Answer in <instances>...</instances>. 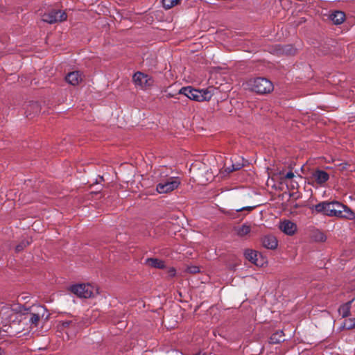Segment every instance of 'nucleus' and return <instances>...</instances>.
Wrapping results in <instances>:
<instances>
[{"instance_id":"f257e3e1","label":"nucleus","mask_w":355,"mask_h":355,"mask_svg":"<svg viewBox=\"0 0 355 355\" xmlns=\"http://www.w3.org/2000/svg\"><path fill=\"white\" fill-rule=\"evenodd\" d=\"M313 210L330 217L354 219L355 214L347 206L336 201H322L313 207Z\"/></svg>"},{"instance_id":"f03ea898","label":"nucleus","mask_w":355,"mask_h":355,"mask_svg":"<svg viewBox=\"0 0 355 355\" xmlns=\"http://www.w3.org/2000/svg\"><path fill=\"white\" fill-rule=\"evenodd\" d=\"M246 84L249 89L261 94L270 93L274 89L271 81L263 77L250 79Z\"/></svg>"},{"instance_id":"7ed1b4c3","label":"nucleus","mask_w":355,"mask_h":355,"mask_svg":"<svg viewBox=\"0 0 355 355\" xmlns=\"http://www.w3.org/2000/svg\"><path fill=\"white\" fill-rule=\"evenodd\" d=\"M178 94H183L191 100L200 102L209 101L213 93L209 89L199 90L191 87H184L179 90Z\"/></svg>"},{"instance_id":"20e7f679","label":"nucleus","mask_w":355,"mask_h":355,"mask_svg":"<svg viewBox=\"0 0 355 355\" xmlns=\"http://www.w3.org/2000/svg\"><path fill=\"white\" fill-rule=\"evenodd\" d=\"M180 184V180L177 177H170L157 184L156 190L159 193H166L177 189Z\"/></svg>"},{"instance_id":"39448f33","label":"nucleus","mask_w":355,"mask_h":355,"mask_svg":"<svg viewBox=\"0 0 355 355\" xmlns=\"http://www.w3.org/2000/svg\"><path fill=\"white\" fill-rule=\"evenodd\" d=\"M67 19V15L64 10L52 9L42 15V20L49 24L62 22Z\"/></svg>"},{"instance_id":"423d86ee","label":"nucleus","mask_w":355,"mask_h":355,"mask_svg":"<svg viewBox=\"0 0 355 355\" xmlns=\"http://www.w3.org/2000/svg\"><path fill=\"white\" fill-rule=\"evenodd\" d=\"M80 328L81 325L76 318L59 322V329L69 336L76 335Z\"/></svg>"},{"instance_id":"0eeeda50","label":"nucleus","mask_w":355,"mask_h":355,"mask_svg":"<svg viewBox=\"0 0 355 355\" xmlns=\"http://www.w3.org/2000/svg\"><path fill=\"white\" fill-rule=\"evenodd\" d=\"M46 309L42 306L36 307V310L30 313H27L25 319L28 320L30 327L31 329L37 327L40 320L44 318Z\"/></svg>"},{"instance_id":"6e6552de","label":"nucleus","mask_w":355,"mask_h":355,"mask_svg":"<svg viewBox=\"0 0 355 355\" xmlns=\"http://www.w3.org/2000/svg\"><path fill=\"white\" fill-rule=\"evenodd\" d=\"M70 291L79 297L89 298L93 296L94 288L91 284H78L71 286Z\"/></svg>"},{"instance_id":"1a4fd4ad","label":"nucleus","mask_w":355,"mask_h":355,"mask_svg":"<svg viewBox=\"0 0 355 355\" xmlns=\"http://www.w3.org/2000/svg\"><path fill=\"white\" fill-rule=\"evenodd\" d=\"M133 81L136 85L141 87L142 89L150 88L154 83L152 77L142 72H136L132 77Z\"/></svg>"},{"instance_id":"9d476101","label":"nucleus","mask_w":355,"mask_h":355,"mask_svg":"<svg viewBox=\"0 0 355 355\" xmlns=\"http://www.w3.org/2000/svg\"><path fill=\"white\" fill-rule=\"evenodd\" d=\"M312 180L319 185L326 183L329 179V175L324 171L317 168L312 173Z\"/></svg>"},{"instance_id":"9b49d317","label":"nucleus","mask_w":355,"mask_h":355,"mask_svg":"<svg viewBox=\"0 0 355 355\" xmlns=\"http://www.w3.org/2000/svg\"><path fill=\"white\" fill-rule=\"evenodd\" d=\"M261 243L264 248L270 250H275L278 245L276 237L273 235H265L261 239Z\"/></svg>"},{"instance_id":"f8f14e48","label":"nucleus","mask_w":355,"mask_h":355,"mask_svg":"<svg viewBox=\"0 0 355 355\" xmlns=\"http://www.w3.org/2000/svg\"><path fill=\"white\" fill-rule=\"evenodd\" d=\"M66 81L71 85H78L83 80V75L78 71L69 73L65 77Z\"/></svg>"},{"instance_id":"ddd939ff","label":"nucleus","mask_w":355,"mask_h":355,"mask_svg":"<svg viewBox=\"0 0 355 355\" xmlns=\"http://www.w3.org/2000/svg\"><path fill=\"white\" fill-rule=\"evenodd\" d=\"M280 230L288 235H293L297 230L296 225L288 220H284L280 223L279 225Z\"/></svg>"},{"instance_id":"4468645a","label":"nucleus","mask_w":355,"mask_h":355,"mask_svg":"<svg viewBox=\"0 0 355 355\" xmlns=\"http://www.w3.org/2000/svg\"><path fill=\"white\" fill-rule=\"evenodd\" d=\"M41 107L37 102H30L27 105L25 113L27 117L32 118L40 112Z\"/></svg>"},{"instance_id":"2eb2a0df","label":"nucleus","mask_w":355,"mask_h":355,"mask_svg":"<svg viewBox=\"0 0 355 355\" xmlns=\"http://www.w3.org/2000/svg\"><path fill=\"white\" fill-rule=\"evenodd\" d=\"M146 265L158 269H164L166 268L165 262L157 258H148L145 260Z\"/></svg>"},{"instance_id":"dca6fc26","label":"nucleus","mask_w":355,"mask_h":355,"mask_svg":"<svg viewBox=\"0 0 355 355\" xmlns=\"http://www.w3.org/2000/svg\"><path fill=\"white\" fill-rule=\"evenodd\" d=\"M244 254L245 258L252 263L257 266L262 264V263L259 261L258 257H261V255L258 252L252 250H245Z\"/></svg>"},{"instance_id":"f3484780","label":"nucleus","mask_w":355,"mask_h":355,"mask_svg":"<svg viewBox=\"0 0 355 355\" xmlns=\"http://www.w3.org/2000/svg\"><path fill=\"white\" fill-rule=\"evenodd\" d=\"M329 18L334 24L339 25L345 21V14L342 11L336 10L330 15Z\"/></svg>"},{"instance_id":"a211bd4d","label":"nucleus","mask_w":355,"mask_h":355,"mask_svg":"<svg viewBox=\"0 0 355 355\" xmlns=\"http://www.w3.org/2000/svg\"><path fill=\"white\" fill-rule=\"evenodd\" d=\"M284 334L282 331H278L272 334L270 338V343L277 344L284 340Z\"/></svg>"},{"instance_id":"6ab92c4d","label":"nucleus","mask_w":355,"mask_h":355,"mask_svg":"<svg viewBox=\"0 0 355 355\" xmlns=\"http://www.w3.org/2000/svg\"><path fill=\"white\" fill-rule=\"evenodd\" d=\"M352 302H348L339 308V313L343 318H347L350 315V308Z\"/></svg>"},{"instance_id":"aec40b11","label":"nucleus","mask_w":355,"mask_h":355,"mask_svg":"<svg viewBox=\"0 0 355 355\" xmlns=\"http://www.w3.org/2000/svg\"><path fill=\"white\" fill-rule=\"evenodd\" d=\"M236 231L238 236H244L250 232L251 227L249 225L244 223L241 227H237Z\"/></svg>"},{"instance_id":"412c9836","label":"nucleus","mask_w":355,"mask_h":355,"mask_svg":"<svg viewBox=\"0 0 355 355\" xmlns=\"http://www.w3.org/2000/svg\"><path fill=\"white\" fill-rule=\"evenodd\" d=\"M341 329L347 330L355 329V318L346 319L344 321L343 324L341 327Z\"/></svg>"},{"instance_id":"4be33fe9","label":"nucleus","mask_w":355,"mask_h":355,"mask_svg":"<svg viewBox=\"0 0 355 355\" xmlns=\"http://www.w3.org/2000/svg\"><path fill=\"white\" fill-rule=\"evenodd\" d=\"M243 166V164L241 163H233L231 166H227L225 168V171L228 173H232L233 171H236L241 169Z\"/></svg>"},{"instance_id":"5701e85b","label":"nucleus","mask_w":355,"mask_h":355,"mask_svg":"<svg viewBox=\"0 0 355 355\" xmlns=\"http://www.w3.org/2000/svg\"><path fill=\"white\" fill-rule=\"evenodd\" d=\"M179 0H162V4L164 8L170 9L178 3Z\"/></svg>"},{"instance_id":"b1692460","label":"nucleus","mask_w":355,"mask_h":355,"mask_svg":"<svg viewBox=\"0 0 355 355\" xmlns=\"http://www.w3.org/2000/svg\"><path fill=\"white\" fill-rule=\"evenodd\" d=\"M313 238L315 241L319 242H323L326 240V236L324 234L320 231L315 232L313 235Z\"/></svg>"},{"instance_id":"393cba45","label":"nucleus","mask_w":355,"mask_h":355,"mask_svg":"<svg viewBox=\"0 0 355 355\" xmlns=\"http://www.w3.org/2000/svg\"><path fill=\"white\" fill-rule=\"evenodd\" d=\"M30 242L28 241H21L15 248V251L19 252L22 251L25 248L29 245Z\"/></svg>"},{"instance_id":"a878e982","label":"nucleus","mask_w":355,"mask_h":355,"mask_svg":"<svg viewBox=\"0 0 355 355\" xmlns=\"http://www.w3.org/2000/svg\"><path fill=\"white\" fill-rule=\"evenodd\" d=\"M187 272L192 274H196L200 272V268L198 266H192L187 268Z\"/></svg>"},{"instance_id":"bb28decb","label":"nucleus","mask_w":355,"mask_h":355,"mask_svg":"<svg viewBox=\"0 0 355 355\" xmlns=\"http://www.w3.org/2000/svg\"><path fill=\"white\" fill-rule=\"evenodd\" d=\"M167 272L169 277H173L175 275L176 270L174 268H171L168 270Z\"/></svg>"},{"instance_id":"cd10ccee","label":"nucleus","mask_w":355,"mask_h":355,"mask_svg":"<svg viewBox=\"0 0 355 355\" xmlns=\"http://www.w3.org/2000/svg\"><path fill=\"white\" fill-rule=\"evenodd\" d=\"M295 176L292 171L288 172L284 177V179H292Z\"/></svg>"},{"instance_id":"c85d7f7f","label":"nucleus","mask_w":355,"mask_h":355,"mask_svg":"<svg viewBox=\"0 0 355 355\" xmlns=\"http://www.w3.org/2000/svg\"><path fill=\"white\" fill-rule=\"evenodd\" d=\"M253 209H254V207H243L242 208L236 209V211L238 212L244 211V210L252 211Z\"/></svg>"},{"instance_id":"c756f323","label":"nucleus","mask_w":355,"mask_h":355,"mask_svg":"<svg viewBox=\"0 0 355 355\" xmlns=\"http://www.w3.org/2000/svg\"><path fill=\"white\" fill-rule=\"evenodd\" d=\"M351 172H355V166H353L352 168L350 170Z\"/></svg>"},{"instance_id":"7c9ffc66","label":"nucleus","mask_w":355,"mask_h":355,"mask_svg":"<svg viewBox=\"0 0 355 355\" xmlns=\"http://www.w3.org/2000/svg\"><path fill=\"white\" fill-rule=\"evenodd\" d=\"M168 96H171V97H174L175 96L173 95L172 94H168Z\"/></svg>"},{"instance_id":"2f4dec72","label":"nucleus","mask_w":355,"mask_h":355,"mask_svg":"<svg viewBox=\"0 0 355 355\" xmlns=\"http://www.w3.org/2000/svg\"><path fill=\"white\" fill-rule=\"evenodd\" d=\"M0 355H2V350L1 348H0Z\"/></svg>"}]
</instances>
